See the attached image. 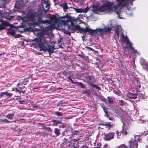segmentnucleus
<instances>
[{
    "instance_id": "nucleus-23",
    "label": "nucleus",
    "mask_w": 148,
    "mask_h": 148,
    "mask_svg": "<svg viewBox=\"0 0 148 148\" xmlns=\"http://www.w3.org/2000/svg\"><path fill=\"white\" fill-rule=\"evenodd\" d=\"M19 88L20 89V91L21 93H23V94H25L26 91V88L24 86L22 87H19Z\"/></svg>"
},
{
    "instance_id": "nucleus-17",
    "label": "nucleus",
    "mask_w": 148,
    "mask_h": 148,
    "mask_svg": "<svg viewBox=\"0 0 148 148\" xmlns=\"http://www.w3.org/2000/svg\"><path fill=\"white\" fill-rule=\"evenodd\" d=\"M115 31L116 35L119 37L120 32L122 31V29L121 26L117 25L116 26L115 28Z\"/></svg>"
},
{
    "instance_id": "nucleus-55",
    "label": "nucleus",
    "mask_w": 148,
    "mask_h": 148,
    "mask_svg": "<svg viewBox=\"0 0 148 148\" xmlns=\"http://www.w3.org/2000/svg\"><path fill=\"white\" fill-rule=\"evenodd\" d=\"M62 40V39L60 38V39L59 40H58V45H59V44L60 43L61 40Z\"/></svg>"
},
{
    "instance_id": "nucleus-38",
    "label": "nucleus",
    "mask_w": 148,
    "mask_h": 148,
    "mask_svg": "<svg viewBox=\"0 0 148 148\" xmlns=\"http://www.w3.org/2000/svg\"><path fill=\"white\" fill-rule=\"evenodd\" d=\"M84 93L85 94H87L88 96H89L90 95V91L89 90H85L84 91Z\"/></svg>"
},
{
    "instance_id": "nucleus-9",
    "label": "nucleus",
    "mask_w": 148,
    "mask_h": 148,
    "mask_svg": "<svg viewBox=\"0 0 148 148\" xmlns=\"http://www.w3.org/2000/svg\"><path fill=\"white\" fill-rule=\"evenodd\" d=\"M41 6L44 13L45 14L46 13L50 8L48 2L45 1H44V3L43 4H41Z\"/></svg>"
},
{
    "instance_id": "nucleus-26",
    "label": "nucleus",
    "mask_w": 148,
    "mask_h": 148,
    "mask_svg": "<svg viewBox=\"0 0 148 148\" xmlns=\"http://www.w3.org/2000/svg\"><path fill=\"white\" fill-rule=\"evenodd\" d=\"M76 83L77 84L80 86L81 88L83 89H85L86 88V86L82 82H76Z\"/></svg>"
},
{
    "instance_id": "nucleus-52",
    "label": "nucleus",
    "mask_w": 148,
    "mask_h": 148,
    "mask_svg": "<svg viewBox=\"0 0 148 148\" xmlns=\"http://www.w3.org/2000/svg\"><path fill=\"white\" fill-rule=\"evenodd\" d=\"M38 124L41 126H43L45 125V124L44 123H39Z\"/></svg>"
},
{
    "instance_id": "nucleus-54",
    "label": "nucleus",
    "mask_w": 148,
    "mask_h": 148,
    "mask_svg": "<svg viewBox=\"0 0 148 148\" xmlns=\"http://www.w3.org/2000/svg\"><path fill=\"white\" fill-rule=\"evenodd\" d=\"M145 145H148V135L147 137V141L145 143Z\"/></svg>"
},
{
    "instance_id": "nucleus-57",
    "label": "nucleus",
    "mask_w": 148,
    "mask_h": 148,
    "mask_svg": "<svg viewBox=\"0 0 148 148\" xmlns=\"http://www.w3.org/2000/svg\"><path fill=\"white\" fill-rule=\"evenodd\" d=\"M116 134L117 135V136H119V131H116Z\"/></svg>"
},
{
    "instance_id": "nucleus-31",
    "label": "nucleus",
    "mask_w": 148,
    "mask_h": 148,
    "mask_svg": "<svg viewBox=\"0 0 148 148\" xmlns=\"http://www.w3.org/2000/svg\"><path fill=\"white\" fill-rule=\"evenodd\" d=\"M125 102L124 101L122 100H119V104L121 106H123L124 105Z\"/></svg>"
},
{
    "instance_id": "nucleus-13",
    "label": "nucleus",
    "mask_w": 148,
    "mask_h": 148,
    "mask_svg": "<svg viewBox=\"0 0 148 148\" xmlns=\"http://www.w3.org/2000/svg\"><path fill=\"white\" fill-rule=\"evenodd\" d=\"M73 9L77 13H86L89 10V8L88 7H87L84 9L82 8H73Z\"/></svg>"
},
{
    "instance_id": "nucleus-43",
    "label": "nucleus",
    "mask_w": 148,
    "mask_h": 148,
    "mask_svg": "<svg viewBox=\"0 0 148 148\" xmlns=\"http://www.w3.org/2000/svg\"><path fill=\"white\" fill-rule=\"evenodd\" d=\"M80 140V138H77L75 139H73L71 140V141H73L74 143H75L77 142V141L79 140Z\"/></svg>"
},
{
    "instance_id": "nucleus-47",
    "label": "nucleus",
    "mask_w": 148,
    "mask_h": 148,
    "mask_svg": "<svg viewBox=\"0 0 148 148\" xmlns=\"http://www.w3.org/2000/svg\"><path fill=\"white\" fill-rule=\"evenodd\" d=\"M5 18L8 19V20H10L11 18V17L9 15H7V16H5Z\"/></svg>"
},
{
    "instance_id": "nucleus-39",
    "label": "nucleus",
    "mask_w": 148,
    "mask_h": 148,
    "mask_svg": "<svg viewBox=\"0 0 148 148\" xmlns=\"http://www.w3.org/2000/svg\"><path fill=\"white\" fill-rule=\"evenodd\" d=\"M103 108V110L105 112V116H108V111H107V109H106L105 108V107H104Z\"/></svg>"
},
{
    "instance_id": "nucleus-62",
    "label": "nucleus",
    "mask_w": 148,
    "mask_h": 148,
    "mask_svg": "<svg viewBox=\"0 0 148 148\" xmlns=\"http://www.w3.org/2000/svg\"><path fill=\"white\" fill-rule=\"evenodd\" d=\"M1 7H0V8ZM3 13V11L0 10V14H2Z\"/></svg>"
},
{
    "instance_id": "nucleus-49",
    "label": "nucleus",
    "mask_w": 148,
    "mask_h": 148,
    "mask_svg": "<svg viewBox=\"0 0 148 148\" xmlns=\"http://www.w3.org/2000/svg\"><path fill=\"white\" fill-rule=\"evenodd\" d=\"M48 134L46 132H43L42 134V135L45 137Z\"/></svg>"
},
{
    "instance_id": "nucleus-40",
    "label": "nucleus",
    "mask_w": 148,
    "mask_h": 148,
    "mask_svg": "<svg viewBox=\"0 0 148 148\" xmlns=\"http://www.w3.org/2000/svg\"><path fill=\"white\" fill-rule=\"evenodd\" d=\"M78 56H79L82 58H84L85 57V56L84 54V53L82 52L80 54L78 55Z\"/></svg>"
},
{
    "instance_id": "nucleus-10",
    "label": "nucleus",
    "mask_w": 148,
    "mask_h": 148,
    "mask_svg": "<svg viewBox=\"0 0 148 148\" xmlns=\"http://www.w3.org/2000/svg\"><path fill=\"white\" fill-rule=\"evenodd\" d=\"M128 125L125 124H123L122 127L121 133L123 136H126L128 134Z\"/></svg>"
},
{
    "instance_id": "nucleus-2",
    "label": "nucleus",
    "mask_w": 148,
    "mask_h": 148,
    "mask_svg": "<svg viewBox=\"0 0 148 148\" xmlns=\"http://www.w3.org/2000/svg\"><path fill=\"white\" fill-rule=\"evenodd\" d=\"M42 10L39 9L37 12H33L27 15V18L28 21L31 22L33 26L39 25L41 24L49 23V21L48 20H42L43 16Z\"/></svg>"
},
{
    "instance_id": "nucleus-61",
    "label": "nucleus",
    "mask_w": 148,
    "mask_h": 148,
    "mask_svg": "<svg viewBox=\"0 0 148 148\" xmlns=\"http://www.w3.org/2000/svg\"><path fill=\"white\" fill-rule=\"evenodd\" d=\"M107 146V144H105L103 146V148H105Z\"/></svg>"
},
{
    "instance_id": "nucleus-60",
    "label": "nucleus",
    "mask_w": 148,
    "mask_h": 148,
    "mask_svg": "<svg viewBox=\"0 0 148 148\" xmlns=\"http://www.w3.org/2000/svg\"><path fill=\"white\" fill-rule=\"evenodd\" d=\"M47 127H46V126H45L43 128V129H44V130H47Z\"/></svg>"
},
{
    "instance_id": "nucleus-19",
    "label": "nucleus",
    "mask_w": 148,
    "mask_h": 148,
    "mask_svg": "<svg viewBox=\"0 0 148 148\" xmlns=\"http://www.w3.org/2000/svg\"><path fill=\"white\" fill-rule=\"evenodd\" d=\"M28 81L27 79H25L22 82H20L17 84L16 86L19 87L20 86L24 84L26 85L27 82H28Z\"/></svg>"
},
{
    "instance_id": "nucleus-41",
    "label": "nucleus",
    "mask_w": 148,
    "mask_h": 148,
    "mask_svg": "<svg viewBox=\"0 0 148 148\" xmlns=\"http://www.w3.org/2000/svg\"><path fill=\"white\" fill-rule=\"evenodd\" d=\"M71 76H69V79L70 80L71 82L73 84H77L76 82H75L71 78Z\"/></svg>"
},
{
    "instance_id": "nucleus-20",
    "label": "nucleus",
    "mask_w": 148,
    "mask_h": 148,
    "mask_svg": "<svg viewBox=\"0 0 148 148\" xmlns=\"http://www.w3.org/2000/svg\"><path fill=\"white\" fill-rule=\"evenodd\" d=\"M72 71H69L68 72H67L66 71H64L63 72L62 74L64 76H66V77H67L68 79H69V76H71V75Z\"/></svg>"
},
{
    "instance_id": "nucleus-25",
    "label": "nucleus",
    "mask_w": 148,
    "mask_h": 148,
    "mask_svg": "<svg viewBox=\"0 0 148 148\" xmlns=\"http://www.w3.org/2000/svg\"><path fill=\"white\" fill-rule=\"evenodd\" d=\"M134 139L135 141H137V142L138 141L140 142L142 140L140 136L138 135L134 136Z\"/></svg>"
},
{
    "instance_id": "nucleus-30",
    "label": "nucleus",
    "mask_w": 148,
    "mask_h": 148,
    "mask_svg": "<svg viewBox=\"0 0 148 148\" xmlns=\"http://www.w3.org/2000/svg\"><path fill=\"white\" fill-rule=\"evenodd\" d=\"M5 95L8 98L11 97L13 95V94L12 93H10L8 92V91H7L5 92Z\"/></svg>"
},
{
    "instance_id": "nucleus-4",
    "label": "nucleus",
    "mask_w": 148,
    "mask_h": 148,
    "mask_svg": "<svg viewBox=\"0 0 148 148\" xmlns=\"http://www.w3.org/2000/svg\"><path fill=\"white\" fill-rule=\"evenodd\" d=\"M68 28L69 29H70L72 33H74L77 30H78L81 33L84 32L85 34L88 33V34H87L88 35H90V28H89L87 27L85 28H81L80 25H75L72 22H71V25H69Z\"/></svg>"
},
{
    "instance_id": "nucleus-21",
    "label": "nucleus",
    "mask_w": 148,
    "mask_h": 148,
    "mask_svg": "<svg viewBox=\"0 0 148 148\" xmlns=\"http://www.w3.org/2000/svg\"><path fill=\"white\" fill-rule=\"evenodd\" d=\"M14 113H9L8 114L5 116L8 119L11 120L13 119V117L14 116Z\"/></svg>"
},
{
    "instance_id": "nucleus-1",
    "label": "nucleus",
    "mask_w": 148,
    "mask_h": 148,
    "mask_svg": "<svg viewBox=\"0 0 148 148\" xmlns=\"http://www.w3.org/2000/svg\"><path fill=\"white\" fill-rule=\"evenodd\" d=\"M35 35H38L39 36L38 38H36L34 39V41L36 42V44L38 47L40 49V51L44 52L48 51L49 54L54 52V46L50 45H48V42L43 33L38 32Z\"/></svg>"
},
{
    "instance_id": "nucleus-7",
    "label": "nucleus",
    "mask_w": 148,
    "mask_h": 148,
    "mask_svg": "<svg viewBox=\"0 0 148 148\" xmlns=\"http://www.w3.org/2000/svg\"><path fill=\"white\" fill-rule=\"evenodd\" d=\"M103 134L104 137L103 138V139L104 140L108 141L114 138V133L112 132L106 134L104 133Z\"/></svg>"
},
{
    "instance_id": "nucleus-44",
    "label": "nucleus",
    "mask_w": 148,
    "mask_h": 148,
    "mask_svg": "<svg viewBox=\"0 0 148 148\" xmlns=\"http://www.w3.org/2000/svg\"><path fill=\"white\" fill-rule=\"evenodd\" d=\"M15 92H18L19 94H20L21 93V92H20V90L18 89V88H15Z\"/></svg>"
},
{
    "instance_id": "nucleus-11",
    "label": "nucleus",
    "mask_w": 148,
    "mask_h": 148,
    "mask_svg": "<svg viewBox=\"0 0 148 148\" xmlns=\"http://www.w3.org/2000/svg\"><path fill=\"white\" fill-rule=\"evenodd\" d=\"M129 146L130 147L133 148H137L138 147V144L137 141H135V140L132 139L129 142Z\"/></svg>"
},
{
    "instance_id": "nucleus-8",
    "label": "nucleus",
    "mask_w": 148,
    "mask_h": 148,
    "mask_svg": "<svg viewBox=\"0 0 148 148\" xmlns=\"http://www.w3.org/2000/svg\"><path fill=\"white\" fill-rule=\"evenodd\" d=\"M10 25V24L8 22L0 19V31L5 29L6 27L9 26Z\"/></svg>"
},
{
    "instance_id": "nucleus-18",
    "label": "nucleus",
    "mask_w": 148,
    "mask_h": 148,
    "mask_svg": "<svg viewBox=\"0 0 148 148\" xmlns=\"http://www.w3.org/2000/svg\"><path fill=\"white\" fill-rule=\"evenodd\" d=\"M59 5L62 7L64 11L66 12L67 10L69 9V7L68 6L67 4L66 3H63L59 4Z\"/></svg>"
},
{
    "instance_id": "nucleus-53",
    "label": "nucleus",
    "mask_w": 148,
    "mask_h": 148,
    "mask_svg": "<svg viewBox=\"0 0 148 148\" xmlns=\"http://www.w3.org/2000/svg\"><path fill=\"white\" fill-rule=\"evenodd\" d=\"M47 130L49 132H51L52 131V129H51L50 127H47Z\"/></svg>"
},
{
    "instance_id": "nucleus-36",
    "label": "nucleus",
    "mask_w": 148,
    "mask_h": 148,
    "mask_svg": "<svg viewBox=\"0 0 148 148\" xmlns=\"http://www.w3.org/2000/svg\"><path fill=\"white\" fill-rule=\"evenodd\" d=\"M55 114L56 115L58 116H62V113L61 112L59 111L56 112Z\"/></svg>"
},
{
    "instance_id": "nucleus-24",
    "label": "nucleus",
    "mask_w": 148,
    "mask_h": 148,
    "mask_svg": "<svg viewBox=\"0 0 148 148\" xmlns=\"http://www.w3.org/2000/svg\"><path fill=\"white\" fill-rule=\"evenodd\" d=\"M54 132L56 136H58L60 134L59 129L58 128H55L54 129Z\"/></svg>"
},
{
    "instance_id": "nucleus-5",
    "label": "nucleus",
    "mask_w": 148,
    "mask_h": 148,
    "mask_svg": "<svg viewBox=\"0 0 148 148\" xmlns=\"http://www.w3.org/2000/svg\"><path fill=\"white\" fill-rule=\"evenodd\" d=\"M112 30V28L109 27H105L103 29L99 28L95 29H90V35L93 37L95 36V34H97L98 32H100V34H101L106 32H110Z\"/></svg>"
},
{
    "instance_id": "nucleus-14",
    "label": "nucleus",
    "mask_w": 148,
    "mask_h": 148,
    "mask_svg": "<svg viewBox=\"0 0 148 148\" xmlns=\"http://www.w3.org/2000/svg\"><path fill=\"white\" fill-rule=\"evenodd\" d=\"M8 0H0V7L4 10L6 7L5 5L8 4Z\"/></svg>"
},
{
    "instance_id": "nucleus-28",
    "label": "nucleus",
    "mask_w": 148,
    "mask_h": 148,
    "mask_svg": "<svg viewBox=\"0 0 148 148\" xmlns=\"http://www.w3.org/2000/svg\"><path fill=\"white\" fill-rule=\"evenodd\" d=\"M108 100V103L109 104H113L114 103V101L112 99V97H107Z\"/></svg>"
},
{
    "instance_id": "nucleus-37",
    "label": "nucleus",
    "mask_w": 148,
    "mask_h": 148,
    "mask_svg": "<svg viewBox=\"0 0 148 148\" xmlns=\"http://www.w3.org/2000/svg\"><path fill=\"white\" fill-rule=\"evenodd\" d=\"M85 48L86 49H88L90 50H91L92 51H94L95 52H98V51H97L93 49L92 48L90 47H89L88 46H86L85 47Z\"/></svg>"
},
{
    "instance_id": "nucleus-56",
    "label": "nucleus",
    "mask_w": 148,
    "mask_h": 148,
    "mask_svg": "<svg viewBox=\"0 0 148 148\" xmlns=\"http://www.w3.org/2000/svg\"><path fill=\"white\" fill-rule=\"evenodd\" d=\"M68 140V139L66 138H64L63 140V141L64 143L66 142Z\"/></svg>"
},
{
    "instance_id": "nucleus-63",
    "label": "nucleus",
    "mask_w": 148,
    "mask_h": 148,
    "mask_svg": "<svg viewBox=\"0 0 148 148\" xmlns=\"http://www.w3.org/2000/svg\"><path fill=\"white\" fill-rule=\"evenodd\" d=\"M23 101H19V102L20 103H23Z\"/></svg>"
},
{
    "instance_id": "nucleus-35",
    "label": "nucleus",
    "mask_w": 148,
    "mask_h": 148,
    "mask_svg": "<svg viewBox=\"0 0 148 148\" xmlns=\"http://www.w3.org/2000/svg\"><path fill=\"white\" fill-rule=\"evenodd\" d=\"M1 121L0 122H1L2 123H8L10 122V121L8 120L7 119H4L2 120V119H1Z\"/></svg>"
},
{
    "instance_id": "nucleus-32",
    "label": "nucleus",
    "mask_w": 148,
    "mask_h": 148,
    "mask_svg": "<svg viewBox=\"0 0 148 148\" xmlns=\"http://www.w3.org/2000/svg\"><path fill=\"white\" fill-rule=\"evenodd\" d=\"M61 125L59 126V127L60 128H64L66 127L67 125V124L66 123H62Z\"/></svg>"
},
{
    "instance_id": "nucleus-46",
    "label": "nucleus",
    "mask_w": 148,
    "mask_h": 148,
    "mask_svg": "<svg viewBox=\"0 0 148 148\" xmlns=\"http://www.w3.org/2000/svg\"><path fill=\"white\" fill-rule=\"evenodd\" d=\"M132 50L133 51V52L134 53H137L138 52L136 50H135V49L133 47L132 48Z\"/></svg>"
},
{
    "instance_id": "nucleus-22",
    "label": "nucleus",
    "mask_w": 148,
    "mask_h": 148,
    "mask_svg": "<svg viewBox=\"0 0 148 148\" xmlns=\"http://www.w3.org/2000/svg\"><path fill=\"white\" fill-rule=\"evenodd\" d=\"M79 134V132L75 130H73V129L71 131V135L72 136H73L75 135H78Z\"/></svg>"
},
{
    "instance_id": "nucleus-34",
    "label": "nucleus",
    "mask_w": 148,
    "mask_h": 148,
    "mask_svg": "<svg viewBox=\"0 0 148 148\" xmlns=\"http://www.w3.org/2000/svg\"><path fill=\"white\" fill-rule=\"evenodd\" d=\"M143 66L145 69L148 71V65L147 64L143 63Z\"/></svg>"
},
{
    "instance_id": "nucleus-16",
    "label": "nucleus",
    "mask_w": 148,
    "mask_h": 148,
    "mask_svg": "<svg viewBox=\"0 0 148 148\" xmlns=\"http://www.w3.org/2000/svg\"><path fill=\"white\" fill-rule=\"evenodd\" d=\"M60 120H57L55 119H52L51 121L53 123V125H57L58 124H61L62 123V120L63 118L61 117H59Z\"/></svg>"
},
{
    "instance_id": "nucleus-12",
    "label": "nucleus",
    "mask_w": 148,
    "mask_h": 148,
    "mask_svg": "<svg viewBox=\"0 0 148 148\" xmlns=\"http://www.w3.org/2000/svg\"><path fill=\"white\" fill-rule=\"evenodd\" d=\"M10 24V25L9 26L10 27V29H8L7 30V32L8 33V34H9L11 35L12 36H15H15V29L13 28H12V27H13L14 26L12 25H11Z\"/></svg>"
},
{
    "instance_id": "nucleus-29",
    "label": "nucleus",
    "mask_w": 148,
    "mask_h": 148,
    "mask_svg": "<svg viewBox=\"0 0 148 148\" xmlns=\"http://www.w3.org/2000/svg\"><path fill=\"white\" fill-rule=\"evenodd\" d=\"M104 125L107 126L108 129H110V128L112 127V126L111 125L110 122L106 123Z\"/></svg>"
},
{
    "instance_id": "nucleus-51",
    "label": "nucleus",
    "mask_w": 148,
    "mask_h": 148,
    "mask_svg": "<svg viewBox=\"0 0 148 148\" xmlns=\"http://www.w3.org/2000/svg\"><path fill=\"white\" fill-rule=\"evenodd\" d=\"M58 19L56 18L54 19V23H56L57 22V21H58Z\"/></svg>"
},
{
    "instance_id": "nucleus-42",
    "label": "nucleus",
    "mask_w": 148,
    "mask_h": 148,
    "mask_svg": "<svg viewBox=\"0 0 148 148\" xmlns=\"http://www.w3.org/2000/svg\"><path fill=\"white\" fill-rule=\"evenodd\" d=\"M127 45H128L129 46V48L130 49H132V48H133L132 46V43H131L130 41V44H126Z\"/></svg>"
},
{
    "instance_id": "nucleus-59",
    "label": "nucleus",
    "mask_w": 148,
    "mask_h": 148,
    "mask_svg": "<svg viewBox=\"0 0 148 148\" xmlns=\"http://www.w3.org/2000/svg\"><path fill=\"white\" fill-rule=\"evenodd\" d=\"M56 89L57 90H59L60 89H62V88H60V87H58L57 88H56Z\"/></svg>"
},
{
    "instance_id": "nucleus-15",
    "label": "nucleus",
    "mask_w": 148,
    "mask_h": 148,
    "mask_svg": "<svg viewBox=\"0 0 148 148\" xmlns=\"http://www.w3.org/2000/svg\"><path fill=\"white\" fill-rule=\"evenodd\" d=\"M121 36L122 37V41L123 43H125L126 42V44H130V40L127 36H125L124 34L122 33Z\"/></svg>"
},
{
    "instance_id": "nucleus-50",
    "label": "nucleus",
    "mask_w": 148,
    "mask_h": 148,
    "mask_svg": "<svg viewBox=\"0 0 148 148\" xmlns=\"http://www.w3.org/2000/svg\"><path fill=\"white\" fill-rule=\"evenodd\" d=\"M82 33L83 35V36H82V38L83 40L84 38H85V36L86 35V34H85L84 33V32H82Z\"/></svg>"
},
{
    "instance_id": "nucleus-48",
    "label": "nucleus",
    "mask_w": 148,
    "mask_h": 148,
    "mask_svg": "<svg viewBox=\"0 0 148 148\" xmlns=\"http://www.w3.org/2000/svg\"><path fill=\"white\" fill-rule=\"evenodd\" d=\"M4 95H5V92H1L0 93V98L2 97Z\"/></svg>"
},
{
    "instance_id": "nucleus-64",
    "label": "nucleus",
    "mask_w": 148,
    "mask_h": 148,
    "mask_svg": "<svg viewBox=\"0 0 148 148\" xmlns=\"http://www.w3.org/2000/svg\"><path fill=\"white\" fill-rule=\"evenodd\" d=\"M73 146L74 147V148H76V146H75V145H73Z\"/></svg>"
},
{
    "instance_id": "nucleus-27",
    "label": "nucleus",
    "mask_w": 148,
    "mask_h": 148,
    "mask_svg": "<svg viewBox=\"0 0 148 148\" xmlns=\"http://www.w3.org/2000/svg\"><path fill=\"white\" fill-rule=\"evenodd\" d=\"M129 95L130 98L131 99H134L137 98V95L134 94L130 93Z\"/></svg>"
},
{
    "instance_id": "nucleus-45",
    "label": "nucleus",
    "mask_w": 148,
    "mask_h": 148,
    "mask_svg": "<svg viewBox=\"0 0 148 148\" xmlns=\"http://www.w3.org/2000/svg\"><path fill=\"white\" fill-rule=\"evenodd\" d=\"M101 144L100 142L98 143L97 144V148H99L101 146Z\"/></svg>"
},
{
    "instance_id": "nucleus-6",
    "label": "nucleus",
    "mask_w": 148,
    "mask_h": 148,
    "mask_svg": "<svg viewBox=\"0 0 148 148\" xmlns=\"http://www.w3.org/2000/svg\"><path fill=\"white\" fill-rule=\"evenodd\" d=\"M86 79V82L87 84L89 85L90 87L92 88H95L96 89L101 90L100 87H99L97 85L93 84L95 81L94 77L92 75H87L85 77Z\"/></svg>"
},
{
    "instance_id": "nucleus-33",
    "label": "nucleus",
    "mask_w": 148,
    "mask_h": 148,
    "mask_svg": "<svg viewBox=\"0 0 148 148\" xmlns=\"http://www.w3.org/2000/svg\"><path fill=\"white\" fill-rule=\"evenodd\" d=\"M135 87L137 90L139 89L141 87L140 83L137 82V84L136 85Z\"/></svg>"
},
{
    "instance_id": "nucleus-3",
    "label": "nucleus",
    "mask_w": 148,
    "mask_h": 148,
    "mask_svg": "<svg viewBox=\"0 0 148 148\" xmlns=\"http://www.w3.org/2000/svg\"><path fill=\"white\" fill-rule=\"evenodd\" d=\"M111 3L109 2L108 1H107L100 7L93 5L92 7V10L94 13L97 14H99L101 12H111L112 10L111 8Z\"/></svg>"
},
{
    "instance_id": "nucleus-58",
    "label": "nucleus",
    "mask_w": 148,
    "mask_h": 148,
    "mask_svg": "<svg viewBox=\"0 0 148 148\" xmlns=\"http://www.w3.org/2000/svg\"><path fill=\"white\" fill-rule=\"evenodd\" d=\"M82 148H88V146H83L82 147Z\"/></svg>"
}]
</instances>
